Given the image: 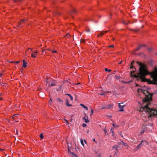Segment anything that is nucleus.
I'll use <instances>...</instances> for the list:
<instances>
[{
  "label": "nucleus",
  "instance_id": "obj_35",
  "mask_svg": "<svg viewBox=\"0 0 157 157\" xmlns=\"http://www.w3.org/2000/svg\"><path fill=\"white\" fill-rule=\"evenodd\" d=\"M20 0H14V1L15 2L18 1H20Z\"/></svg>",
  "mask_w": 157,
  "mask_h": 157
},
{
  "label": "nucleus",
  "instance_id": "obj_26",
  "mask_svg": "<svg viewBox=\"0 0 157 157\" xmlns=\"http://www.w3.org/2000/svg\"><path fill=\"white\" fill-rule=\"evenodd\" d=\"M82 126L83 127H85L86 126V124L83 123L82 124Z\"/></svg>",
  "mask_w": 157,
  "mask_h": 157
},
{
  "label": "nucleus",
  "instance_id": "obj_47",
  "mask_svg": "<svg viewBox=\"0 0 157 157\" xmlns=\"http://www.w3.org/2000/svg\"><path fill=\"white\" fill-rule=\"evenodd\" d=\"M1 94L0 93V96H1Z\"/></svg>",
  "mask_w": 157,
  "mask_h": 157
},
{
  "label": "nucleus",
  "instance_id": "obj_4",
  "mask_svg": "<svg viewBox=\"0 0 157 157\" xmlns=\"http://www.w3.org/2000/svg\"><path fill=\"white\" fill-rule=\"evenodd\" d=\"M118 104L119 107V109H120L119 111H121V112L124 111V110L123 108L125 105H120V103H118Z\"/></svg>",
  "mask_w": 157,
  "mask_h": 157
},
{
  "label": "nucleus",
  "instance_id": "obj_36",
  "mask_svg": "<svg viewBox=\"0 0 157 157\" xmlns=\"http://www.w3.org/2000/svg\"><path fill=\"white\" fill-rule=\"evenodd\" d=\"M100 95H104V93H101L100 94Z\"/></svg>",
  "mask_w": 157,
  "mask_h": 157
},
{
  "label": "nucleus",
  "instance_id": "obj_14",
  "mask_svg": "<svg viewBox=\"0 0 157 157\" xmlns=\"http://www.w3.org/2000/svg\"><path fill=\"white\" fill-rule=\"evenodd\" d=\"M66 95H68V96H69V97H70V100L71 101H72L73 100V97H72L69 94H65Z\"/></svg>",
  "mask_w": 157,
  "mask_h": 157
},
{
  "label": "nucleus",
  "instance_id": "obj_24",
  "mask_svg": "<svg viewBox=\"0 0 157 157\" xmlns=\"http://www.w3.org/2000/svg\"><path fill=\"white\" fill-rule=\"evenodd\" d=\"M144 130H142L140 132L141 135H142L143 134H144Z\"/></svg>",
  "mask_w": 157,
  "mask_h": 157
},
{
  "label": "nucleus",
  "instance_id": "obj_45",
  "mask_svg": "<svg viewBox=\"0 0 157 157\" xmlns=\"http://www.w3.org/2000/svg\"><path fill=\"white\" fill-rule=\"evenodd\" d=\"M74 12H75V10H74Z\"/></svg>",
  "mask_w": 157,
  "mask_h": 157
},
{
  "label": "nucleus",
  "instance_id": "obj_42",
  "mask_svg": "<svg viewBox=\"0 0 157 157\" xmlns=\"http://www.w3.org/2000/svg\"><path fill=\"white\" fill-rule=\"evenodd\" d=\"M2 99V98H0V100H1Z\"/></svg>",
  "mask_w": 157,
  "mask_h": 157
},
{
  "label": "nucleus",
  "instance_id": "obj_13",
  "mask_svg": "<svg viewBox=\"0 0 157 157\" xmlns=\"http://www.w3.org/2000/svg\"><path fill=\"white\" fill-rule=\"evenodd\" d=\"M107 31H104L103 32H101L98 35V36H101L103 35L105 33H106L107 32Z\"/></svg>",
  "mask_w": 157,
  "mask_h": 157
},
{
  "label": "nucleus",
  "instance_id": "obj_6",
  "mask_svg": "<svg viewBox=\"0 0 157 157\" xmlns=\"http://www.w3.org/2000/svg\"><path fill=\"white\" fill-rule=\"evenodd\" d=\"M33 53H34V54L33 53V52L32 53L31 56L35 58L37 55V52L34 51Z\"/></svg>",
  "mask_w": 157,
  "mask_h": 157
},
{
  "label": "nucleus",
  "instance_id": "obj_15",
  "mask_svg": "<svg viewBox=\"0 0 157 157\" xmlns=\"http://www.w3.org/2000/svg\"><path fill=\"white\" fill-rule=\"evenodd\" d=\"M29 51H32V49L31 48H28V50L26 51V53L27 56V53H29Z\"/></svg>",
  "mask_w": 157,
  "mask_h": 157
},
{
  "label": "nucleus",
  "instance_id": "obj_21",
  "mask_svg": "<svg viewBox=\"0 0 157 157\" xmlns=\"http://www.w3.org/2000/svg\"><path fill=\"white\" fill-rule=\"evenodd\" d=\"M145 141H144V140H142L141 142V143L139 144L137 146V147H138L139 148L141 146V144L142 143V142H144Z\"/></svg>",
  "mask_w": 157,
  "mask_h": 157
},
{
  "label": "nucleus",
  "instance_id": "obj_28",
  "mask_svg": "<svg viewBox=\"0 0 157 157\" xmlns=\"http://www.w3.org/2000/svg\"><path fill=\"white\" fill-rule=\"evenodd\" d=\"M111 47L113 48V47H114V46L113 45H110L109 46V48H111Z\"/></svg>",
  "mask_w": 157,
  "mask_h": 157
},
{
  "label": "nucleus",
  "instance_id": "obj_23",
  "mask_svg": "<svg viewBox=\"0 0 157 157\" xmlns=\"http://www.w3.org/2000/svg\"><path fill=\"white\" fill-rule=\"evenodd\" d=\"M85 40L84 39H81L80 40V42L82 43H84L85 42Z\"/></svg>",
  "mask_w": 157,
  "mask_h": 157
},
{
  "label": "nucleus",
  "instance_id": "obj_46",
  "mask_svg": "<svg viewBox=\"0 0 157 157\" xmlns=\"http://www.w3.org/2000/svg\"><path fill=\"white\" fill-rule=\"evenodd\" d=\"M113 40H114V38H113Z\"/></svg>",
  "mask_w": 157,
  "mask_h": 157
},
{
  "label": "nucleus",
  "instance_id": "obj_44",
  "mask_svg": "<svg viewBox=\"0 0 157 157\" xmlns=\"http://www.w3.org/2000/svg\"><path fill=\"white\" fill-rule=\"evenodd\" d=\"M119 64H121V62H120L119 63Z\"/></svg>",
  "mask_w": 157,
  "mask_h": 157
},
{
  "label": "nucleus",
  "instance_id": "obj_40",
  "mask_svg": "<svg viewBox=\"0 0 157 157\" xmlns=\"http://www.w3.org/2000/svg\"><path fill=\"white\" fill-rule=\"evenodd\" d=\"M3 150V149H2L1 148H0V151H2Z\"/></svg>",
  "mask_w": 157,
  "mask_h": 157
},
{
  "label": "nucleus",
  "instance_id": "obj_34",
  "mask_svg": "<svg viewBox=\"0 0 157 157\" xmlns=\"http://www.w3.org/2000/svg\"><path fill=\"white\" fill-rule=\"evenodd\" d=\"M113 148H116V149H117V147H116V146H113Z\"/></svg>",
  "mask_w": 157,
  "mask_h": 157
},
{
  "label": "nucleus",
  "instance_id": "obj_38",
  "mask_svg": "<svg viewBox=\"0 0 157 157\" xmlns=\"http://www.w3.org/2000/svg\"><path fill=\"white\" fill-rule=\"evenodd\" d=\"M3 74L2 73H0V76H2V75H3Z\"/></svg>",
  "mask_w": 157,
  "mask_h": 157
},
{
  "label": "nucleus",
  "instance_id": "obj_31",
  "mask_svg": "<svg viewBox=\"0 0 157 157\" xmlns=\"http://www.w3.org/2000/svg\"><path fill=\"white\" fill-rule=\"evenodd\" d=\"M104 131L105 132V135H106V133H107V131L105 129L104 130Z\"/></svg>",
  "mask_w": 157,
  "mask_h": 157
},
{
  "label": "nucleus",
  "instance_id": "obj_16",
  "mask_svg": "<svg viewBox=\"0 0 157 157\" xmlns=\"http://www.w3.org/2000/svg\"><path fill=\"white\" fill-rule=\"evenodd\" d=\"M18 115V114H15L14 115L12 118H13V119L14 120H15V119H16V117H17V116Z\"/></svg>",
  "mask_w": 157,
  "mask_h": 157
},
{
  "label": "nucleus",
  "instance_id": "obj_9",
  "mask_svg": "<svg viewBox=\"0 0 157 157\" xmlns=\"http://www.w3.org/2000/svg\"><path fill=\"white\" fill-rule=\"evenodd\" d=\"M145 46V45H144V44H142V45H140L139 46H138V47L136 49V51H138L142 47V46Z\"/></svg>",
  "mask_w": 157,
  "mask_h": 157
},
{
  "label": "nucleus",
  "instance_id": "obj_37",
  "mask_svg": "<svg viewBox=\"0 0 157 157\" xmlns=\"http://www.w3.org/2000/svg\"><path fill=\"white\" fill-rule=\"evenodd\" d=\"M65 121H66V122H67V124H68V121H67V120H66L65 119Z\"/></svg>",
  "mask_w": 157,
  "mask_h": 157
},
{
  "label": "nucleus",
  "instance_id": "obj_22",
  "mask_svg": "<svg viewBox=\"0 0 157 157\" xmlns=\"http://www.w3.org/2000/svg\"><path fill=\"white\" fill-rule=\"evenodd\" d=\"M40 136L41 138V139H43L44 138V136L43 135V134L42 133H41L40 135Z\"/></svg>",
  "mask_w": 157,
  "mask_h": 157
},
{
  "label": "nucleus",
  "instance_id": "obj_2",
  "mask_svg": "<svg viewBox=\"0 0 157 157\" xmlns=\"http://www.w3.org/2000/svg\"><path fill=\"white\" fill-rule=\"evenodd\" d=\"M134 63V62L132 61L131 64L130 69H132L131 71V76L140 79L142 81H146L147 79L145 77L149 74V72L147 69L146 65L141 63H139V65L140 66L139 68V72L137 75H136L134 74L136 71V69L133 67V65Z\"/></svg>",
  "mask_w": 157,
  "mask_h": 157
},
{
  "label": "nucleus",
  "instance_id": "obj_10",
  "mask_svg": "<svg viewBox=\"0 0 157 157\" xmlns=\"http://www.w3.org/2000/svg\"><path fill=\"white\" fill-rule=\"evenodd\" d=\"M80 105L81 106L83 107L84 109H85L86 110H88V107L87 106H86L84 105L83 104H80Z\"/></svg>",
  "mask_w": 157,
  "mask_h": 157
},
{
  "label": "nucleus",
  "instance_id": "obj_32",
  "mask_svg": "<svg viewBox=\"0 0 157 157\" xmlns=\"http://www.w3.org/2000/svg\"><path fill=\"white\" fill-rule=\"evenodd\" d=\"M20 62V61H17V62H14V63H18Z\"/></svg>",
  "mask_w": 157,
  "mask_h": 157
},
{
  "label": "nucleus",
  "instance_id": "obj_27",
  "mask_svg": "<svg viewBox=\"0 0 157 157\" xmlns=\"http://www.w3.org/2000/svg\"><path fill=\"white\" fill-rule=\"evenodd\" d=\"M106 107V106H105V107H104V106H101V109H106V108H105Z\"/></svg>",
  "mask_w": 157,
  "mask_h": 157
},
{
  "label": "nucleus",
  "instance_id": "obj_25",
  "mask_svg": "<svg viewBox=\"0 0 157 157\" xmlns=\"http://www.w3.org/2000/svg\"><path fill=\"white\" fill-rule=\"evenodd\" d=\"M93 112H94V111H93V109H91V111L90 115H92L93 114Z\"/></svg>",
  "mask_w": 157,
  "mask_h": 157
},
{
  "label": "nucleus",
  "instance_id": "obj_18",
  "mask_svg": "<svg viewBox=\"0 0 157 157\" xmlns=\"http://www.w3.org/2000/svg\"><path fill=\"white\" fill-rule=\"evenodd\" d=\"M56 85V83L55 82H54L53 83H51V85H49V86H50L51 85V86H55Z\"/></svg>",
  "mask_w": 157,
  "mask_h": 157
},
{
  "label": "nucleus",
  "instance_id": "obj_3",
  "mask_svg": "<svg viewBox=\"0 0 157 157\" xmlns=\"http://www.w3.org/2000/svg\"><path fill=\"white\" fill-rule=\"evenodd\" d=\"M151 77L153 80H148L147 82L149 84H156L157 81V68H155L154 72L151 74Z\"/></svg>",
  "mask_w": 157,
  "mask_h": 157
},
{
  "label": "nucleus",
  "instance_id": "obj_7",
  "mask_svg": "<svg viewBox=\"0 0 157 157\" xmlns=\"http://www.w3.org/2000/svg\"><path fill=\"white\" fill-rule=\"evenodd\" d=\"M106 109H109L112 108H113V105L112 104H108V105L106 106Z\"/></svg>",
  "mask_w": 157,
  "mask_h": 157
},
{
  "label": "nucleus",
  "instance_id": "obj_5",
  "mask_svg": "<svg viewBox=\"0 0 157 157\" xmlns=\"http://www.w3.org/2000/svg\"><path fill=\"white\" fill-rule=\"evenodd\" d=\"M25 21H26V20H21V21L19 22L18 23V26H20V27H22V26L21 25L23 24V23H24L25 22Z\"/></svg>",
  "mask_w": 157,
  "mask_h": 157
},
{
  "label": "nucleus",
  "instance_id": "obj_29",
  "mask_svg": "<svg viewBox=\"0 0 157 157\" xmlns=\"http://www.w3.org/2000/svg\"><path fill=\"white\" fill-rule=\"evenodd\" d=\"M57 100L59 102H61L62 101V100L60 99L59 98H58L57 99Z\"/></svg>",
  "mask_w": 157,
  "mask_h": 157
},
{
  "label": "nucleus",
  "instance_id": "obj_1",
  "mask_svg": "<svg viewBox=\"0 0 157 157\" xmlns=\"http://www.w3.org/2000/svg\"><path fill=\"white\" fill-rule=\"evenodd\" d=\"M143 93L145 95V98L143 100L144 106L140 108V111H142L143 110L145 112L148 113L150 116L157 115V108H151L150 107L152 94L147 90H144Z\"/></svg>",
  "mask_w": 157,
  "mask_h": 157
},
{
  "label": "nucleus",
  "instance_id": "obj_20",
  "mask_svg": "<svg viewBox=\"0 0 157 157\" xmlns=\"http://www.w3.org/2000/svg\"><path fill=\"white\" fill-rule=\"evenodd\" d=\"M105 70L106 71H108L109 72H110V71H111V70H110V69L108 70L107 68H105Z\"/></svg>",
  "mask_w": 157,
  "mask_h": 157
},
{
  "label": "nucleus",
  "instance_id": "obj_12",
  "mask_svg": "<svg viewBox=\"0 0 157 157\" xmlns=\"http://www.w3.org/2000/svg\"><path fill=\"white\" fill-rule=\"evenodd\" d=\"M66 105L67 106H69V107H70V106H71V105H71L70 104H69V102H68L67 99V100H66Z\"/></svg>",
  "mask_w": 157,
  "mask_h": 157
},
{
  "label": "nucleus",
  "instance_id": "obj_39",
  "mask_svg": "<svg viewBox=\"0 0 157 157\" xmlns=\"http://www.w3.org/2000/svg\"><path fill=\"white\" fill-rule=\"evenodd\" d=\"M136 150H138V149H139V148H138V147H137H137H136Z\"/></svg>",
  "mask_w": 157,
  "mask_h": 157
},
{
  "label": "nucleus",
  "instance_id": "obj_17",
  "mask_svg": "<svg viewBox=\"0 0 157 157\" xmlns=\"http://www.w3.org/2000/svg\"><path fill=\"white\" fill-rule=\"evenodd\" d=\"M110 132H111L112 133V136H113L114 135V133L113 132V128H112L110 130Z\"/></svg>",
  "mask_w": 157,
  "mask_h": 157
},
{
  "label": "nucleus",
  "instance_id": "obj_30",
  "mask_svg": "<svg viewBox=\"0 0 157 157\" xmlns=\"http://www.w3.org/2000/svg\"><path fill=\"white\" fill-rule=\"evenodd\" d=\"M52 52V53H56L57 52L55 50V51H51Z\"/></svg>",
  "mask_w": 157,
  "mask_h": 157
},
{
  "label": "nucleus",
  "instance_id": "obj_48",
  "mask_svg": "<svg viewBox=\"0 0 157 157\" xmlns=\"http://www.w3.org/2000/svg\"><path fill=\"white\" fill-rule=\"evenodd\" d=\"M94 141H95V139H94Z\"/></svg>",
  "mask_w": 157,
  "mask_h": 157
},
{
  "label": "nucleus",
  "instance_id": "obj_41",
  "mask_svg": "<svg viewBox=\"0 0 157 157\" xmlns=\"http://www.w3.org/2000/svg\"><path fill=\"white\" fill-rule=\"evenodd\" d=\"M84 142H85V143H86V140H84Z\"/></svg>",
  "mask_w": 157,
  "mask_h": 157
},
{
  "label": "nucleus",
  "instance_id": "obj_19",
  "mask_svg": "<svg viewBox=\"0 0 157 157\" xmlns=\"http://www.w3.org/2000/svg\"><path fill=\"white\" fill-rule=\"evenodd\" d=\"M80 140L81 143L82 145V146H84V143H83L82 139V138H81V139H80Z\"/></svg>",
  "mask_w": 157,
  "mask_h": 157
},
{
  "label": "nucleus",
  "instance_id": "obj_33",
  "mask_svg": "<svg viewBox=\"0 0 157 157\" xmlns=\"http://www.w3.org/2000/svg\"><path fill=\"white\" fill-rule=\"evenodd\" d=\"M105 93H111V91H107L105 92Z\"/></svg>",
  "mask_w": 157,
  "mask_h": 157
},
{
  "label": "nucleus",
  "instance_id": "obj_43",
  "mask_svg": "<svg viewBox=\"0 0 157 157\" xmlns=\"http://www.w3.org/2000/svg\"><path fill=\"white\" fill-rule=\"evenodd\" d=\"M80 84V83H78L76 84Z\"/></svg>",
  "mask_w": 157,
  "mask_h": 157
},
{
  "label": "nucleus",
  "instance_id": "obj_11",
  "mask_svg": "<svg viewBox=\"0 0 157 157\" xmlns=\"http://www.w3.org/2000/svg\"><path fill=\"white\" fill-rule=\"evenodd\" d=\"M23 67H26L27 63L25 61V60H23Z\"/></svg>",
  "mask_w": 157,
  "mask_h": 157
},
{
  "label": "nucleus",
  "instance_id": "obj_49",
  "mask_svg": "<svg viewBox=\"0 0 157 157\" xmlns=\"http://www.w3.org/2000/svg\"><path fill=\"white\" fill-rule=\"evenodd\" d=\"M109 157H112L111 156V155Z\"/></svg>",
  "mask_w": 157,
  "mask_h": 157
},
{
  "label": "nucleus",
  "instance_id": "obj_8",
  "mask_svg": "<svg viewBox=\"0 0 157 157\" xmlns=\"http://www.w3.org/2000/svg\"><path fill=\"white\" fill-rule=\"evenodd\" d=\"M85 120V122L86 123H87L89 122V121L88 120V117H87L86 118V114L85 115V117L83 118Z\"/></svg>",
  "mask_w": 157,
  "mask_h": 157
}]
</instances>
